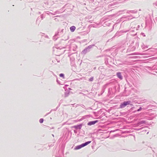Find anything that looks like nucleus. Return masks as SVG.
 <instances>
[{
    "label": "nucleus",
    "instance_id": "4",
    "mask_svg": "<svg viewBox=\"0 0 157 157\" xmlns=\"http://www.w3.org/2000/svg\"><path fill=\"white\" fill-rule=\"evenodd\" d=\"M117 76L121 79H122L123 78L121 75V73L120 72H118L117 73Z\"/></svg>",
    "mask_w": 157,
    "mask_h": 157
},
{
    "label": "nucleus",
    "instance_id": "8",
    "mask_svg": "<svg viewBox=\"0 0 157 157\" xmlns=\"http://www.w3.org/2000/svg\"><path fill=\"white\" fill-rule=\"evenodd\" d=\"M93 77H92V78H90L89 79V80L90 81H93Z\"/></svg>",
    "mask_w": 157,
    "mask_h": 157
},
{
    "label": "nucleus",
    "instance_id": "6",
    "mask_svg": "<svg viewBox=\"0 0 157 157\" xmlns=\"http://www.w3.org/2000/svg\"><path fill=\"white\" fill-rule=\"evenodd\" d=\"M44 120L43 119H40L39 120V122L40 123H42L43 122Z\"/></svg>",
    "mask_w": 157,
    "mask_h": 157
},
{
    "label": "nucleus",
    "instance_id": "5",
    "mask_svg": "<svg viewBox=\"0 0 157 157\" xmlns=\"http://www.w3.org/2000/svg\"><path fill=\"white\" fill-rule=\"evenodd\" d=\"M75 27L74 26H72L70 28V30L72 32H73L75 30Z\"/></svg>",
    "mask_w": 157,
    "mask_h": 157
},
{
    "label": "nucleus",
    "instance_id": "7",
    "mask_svg": "<svg viewBox=\"0 0 157 157\" xmlns=\"http://www.w3.org/2000/svg\"><path fill=\"white\" fill-rule=\"evenodd\" d=\"M59 75L60 77H63V78H64V75L63 74H60Z\"/></svg>",
    "mask_w": 157,
    "mask_h": 157
},
{
    "label": "nucleus",
    "instance_id": "1",
    "mask_svg": "<svg viewBox=\"0 0 157 157\" xmlns=\"http://www.w3.org/2000/svg\"><path fill=\"white\" fill-rule=\"evenodd\" d=\"M91 141H88L84 144H82L80 145L77 146L75 147L74 149L75 150H77L80 149L81 148L85 146H86L87 145L89 144H90L91 143Z\"/></svg>",
    "mask_w": 157,
    "mask_h": 157
},
{
    "label": "nucleus",
    "instance_id": "3",
    "mask_svg": "<svg viewBox=\"0 0 157 157\" xmlns=\"http://www.w3.org/2000/svg\"><path fill=\"white\" fill-rule=\"evenodd\" d=\"M98 122V120L90 121L88 123L87 125H92L95 124V123H97Z\"/></svg>",
    "mask_w": 157,
    "mask_h": 157
},
{
    "label": "nucleus",
    "instance_id": "2",
    "mask_svg": "<svg viewBox=\"0 0 157 157\" xmlns=\"http://www.w3.org/2000/svg\"><path fill=\"white\" fill-rule=\"evenodd\" d=\"M130 103V101H124L123 103H122L120 105L121 108H122L125 107L127 105H129Z\"/></svg>",
    "mask_w": 157,
    "mask_h": 157
},
{
    "label": "nucleus",
    "instance_id": "9",
    "mask_svg": "<svg viewBox=\"0 0 157 157\" xmlns=\"http://www.w3.org/2000/svg\"><path fill=\"white\" fill-rule=\"evenodd\" d=\"M140 110V109H139L138 110V111H139V110Z\"/></svg>",
    "mask_w": 157,
    "mask_h": 157
}]
</instances>
